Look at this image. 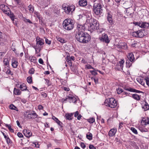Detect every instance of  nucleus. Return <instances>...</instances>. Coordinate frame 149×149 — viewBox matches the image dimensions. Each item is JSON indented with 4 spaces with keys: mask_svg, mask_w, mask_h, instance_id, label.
Returning <instances> with one entry per match:
<instances>
[{
    "mask_svg": "<svg viewBox=\"0 0 149 149\" xmlns=\"http://www.w3.org/2000/svg\"><path fill=\"white\" fill-rule=\"evenodd\" d=\"M76 39L79 42L83 43H87L90 40L89 35L82 32H77L75 35Z\"/></svg>",
    "mask_w": 149,
    "mask_h": 149,
    "instance_id": "1",
    "label": "nucleus"
},
{
    "mask_svg": "<svg viewBox=\"0 0 149 149\" xmlns=\"http://www.w3.org/2000/svg\"><path fill=\"white\" fill-rule=\"evenodd\" d=\"M74 22L70 19H68L65 20L63 24V28L66 30H70L72 29L74 27Z\"/></svg>",
    "mask_w": 149,
    "mask_h": 149,
    "instance_id": "2",
    "label": "nucleus"
},
{
    "mask_svg": "<svg viewBox=\"0 0 149 149\" xmlns=\"http://www.w3.org/2000/svg\"><path fill=\"white\" fill-rule=\"evenodd\" d=\"M102 8V6L100 3H95L93 6L94 13L96 15H100L103 12Z\"/></svg>",
    "mask_w": 149,
    "mask_h": 149,
    "instance_id": "3",
    "label": "nucleus"
},
{
    "mask_svg": "<svg viewBox=\"0 0 149 149\" xmlns=\"http://www.w3.org/2000/svg\"><path fill=\"white\" fill-rule=\"evenodd\" d=\"M105 105L111 108H115L117 106L116 101L113 98H109L105 100Z\"/></svg>",
    "mask_w": 149,
    "mask_h": 149,
    "instance_id": "4",
    "label": "nucleus"
},
{
    "mask_svg": "<svg viewBox=\"0 0 149 149\" xmlns=\"http://www.w3.org/2000/svg\"><path fill=\"white\" fill-rule=\"evenodd\" d=\"M24 115L25 117L29 119H35L37 118L38 116V115L34 111H26L24 113Z\"/></svg>",
    "mask_w": 149,
    "mask_h": 149,
    "instance_id": "5",
    "label": "nucleus"
},
{
    "mask_svg": "<svg viewBox=\"0 0 149 149\" xmlns=\"http://www.w3.org/2000/svg\"><path fill=\"white\" fill-rule=\"evenodd\" d=\"M64 8L65 12L67 14L72 13L74 10L75 8V6L73 5L68 6H65L64 7Z\"/></svg>",
    "mask_w": 149,
    "mask_h": 149,
    "instance_id": "6",
    "label": "nucleus"
},
{
    "mask_svg": "<svg viewBox=\"0 0 149 149\" xmlns=\"http://www.w3.org/2000/svg\"><path fill=\"white\" fill-rule=\"evenodd\" d=\"M99 23L98 22H95L93 24H88V26L89 29L93 30H97L99 29Z\"/></svg>",
    "mask_w": 149,
    "mask_h": 149,
    "instance_id": "7",
    "label": "nucleus"
},
{
    "mask_svg": "<svg viewBox=\"0 0 149 149\" xmlns=\"http://www.w3.org/2000/svg\"><path fill=\"white\" fill-rule=\"evenodd\" d=\"M63 101H69L70 103L74 102L76 101L75 97L72 95L67 96L65 99H63Z\"/></svg>",
    "mask_w": 149,
    "mask_h": 149,
    "instance_id": "8",
    "label": "nucleus"
},
{
    "mask_svg": "<svg viewBox=\"0 0 149 149\" xmlns=\"http://www.w3.org/2000/svg\"><path fill=\"white\" fill-rule=\"evenodd\" d=\"M0 9L4 13L7 15H8L10 11L9 10V9L8 7L4 4H1L0 6Z\"/></svg>",
    "mask_w": 149,
    "mask_h": 149,
    "instance_id": "9",
    "label": "nucleus"
},
{
    "mask_svg": "<svg viewBox=\"0 0 149 149\" xmlns=\"http://www.w3.org/2000/svg\"><path fill=\"white\" fill-rule=\"evenodd\" d=\"M99 39L101 41L104 42L106 43H108L109 42L107 35L104 33L102 34V36L100 37Z\"/></svg>",
    "mask_w": 149,
    "mask_h": 149,
    "instance_id": "10",
    "label": "nucleus"
},
{
    "mask_svg": "<svg viewBox=\"0 0 149 149\" xmlns=\"http://www.w3.org/2000/svg\"><path fill=\"white\" fill-rule=\"evenodd\" d=\"M77 31H76V33H77V32H80L81 31L84 32V31L85 27V25L84 24L81 25L80 24H78L77 25Z\"/></svg>",
    "mask_w": 149,
    "mask_h": 149,
    "instance_id": "11",
    "label": "nucleus"
},
{
    "mask_svg": "<svg viewBox=\"0 0 149 149\" xmlns=\"http://www.w3.org/2000/svg\"><path fill=\"white\" fill-rule=\"evenodd\" d=\"M36 45H40L41 46L44 44V41L43 40L40 38L39 37H37L36 39Z\"/></svg>",
    "mask_w": 149,
    "mask_h": 149,
    "instance_id": "12",
    "label": "nucleus"
},
{
    "mask_svg": "<svg viewBox=\"0 0 149 149\" xmlns=\"http://www.w3.org/2000/svg\"><path fill=\"white\" fill-rule=\"evenodd\" d=\"M12 65L13 68H16L17 66L18 63L17 61V59L15 58H13L12 59Z\"/></svg>",
    "mask_w": 149,
    "mask_h": 149,
    "instance_id": "13",
    "label": "nucleus"
},
{
    "mask_svg": "<svg viewBox=\"0 0 149 149\" xmlns=\"http://www.w3.org/2000/svg\"><path fill=\"white\" fill-rule=\"evenodd\" d=\"M23 132L24 135L27 137H29L32 135V133L29 130L24 129Z\"/></svg>",
    "mask_w": 149,
    "mask_h": 149,
    "instance_id": "14",
    "label": "nucleus"
},
{
    "mask_svg": "<svg viewBox=\"0 0 149 149\" xmlns=\"http://www.w3.org/2000/svg\"><path fill=\"white\" fill-rule=\"evenodd\" d=\"M117 132L116 129H112L109 132L108 134L109 136L111 137L114 136Z\"/></svg>",
    "mask_w": 149,
    "mask_h": 149,
    "instance_id": "15",
    "label": "nucleus"
},
{
    "mask_svg": "<svg viewBox=\"0 0 149 149\" xmlns=\"http://www.w3.org/2000/svg\"><path fill=\"white\" fill-rule=\"evenodd\" d=\"M127 57L130 62H132L134 60V55L132 53H129L127 55Z\"/></svg>",
    "mask_w": 149,
    "mask_h": 149,
    "instance_id": "16",
    "label": "nucleus"
},
{
    "mask_svg": "<svg viewBox=\"0 0 149 149\" xmlns=\"http://www.w3.org/2000/svg\"><path fill=\"white\" fill-rule=\"evenodd\" d=\"M124 89L128 91H129L132 92H134L138 93H140L139 91L137 90L130 87H125Z\"/></svg>",
    "mask_w": 149,
    "mask_h": 149,
    "instance_id": "17",
    "label": "nucleus"
},
{
    "mask_svg": "<svg viewBox=\"0 0 149 149\" xmlns=\"http://www.w3.org/2000/svg\"><path fill=\"white\" fill-rule=\"evenodd\" d=\"M107 18L109 22L111 25L113 24V21L112 18V15L108 13L107 14Z\"/></svg>",
    "mask_w": 149,
    "mask_h": 149,
    "instance_id": "18",
    "label": "nucleus"
},
{
    "mask_svg": "<svg viewBox=\"0 0 149 149\" xmlns=\"http://www.w3.org/2000/svg\"><path fill=\"white\" fill-rule=\"evenodd\" d=\"M79 4L81 6H84L87 4L86 0H80L79 1Z\"/></svg>",
    "mask_w": 149,
    "mask_h": 149,
    "instance_id": "19",
    "label": "nucleus"
},
{
    "mask_svg": "<svg viewBox=\"0 0 149 149\" xmlns=\"http://www.w3.org/2000/svg\"><path fill=\"white\" fill-rule=\"evenodd\" d=\"M149 26V24L148 23L143 22L140 26V27L143 28H147Z\"/></svg>",
    "mask_w": 149,
    "mask_h": 149,
    "instance_id": "20",
    "label": "nucleus"
},
{
    "mask_svg": "<svg viewBox=\"0 0 149 149\" xmlns=\"http://www.w3.org/2000/svg\"><path fill=\"white\" fill-rule=\"evenodd\" d=\"M147 33L146 32L144 29H140V38H142L144 36L147 35Z\"/></svg>",
    "mask_w": 149,
    "mask_h": 149,
    "instance_id": "21",
    "label": "nucleus"
},
{
    "mask_svg": "<svg viewBox=\"0 0 149 149\" xmlns=\"http://www.w3.org/2000/svg\"><path fill=\"white\" fill-rule=\"evenodd\" d=\"M19 88L22 91H24L26 90L29 91L27 89V87L25 84L23 83L20 85Z\"/></svg>",
    "mask_w": 149,
    "mask_h": 149,
    "instance_id": "22",
    "label": "nucleus"
},
{
    "mask_svg": "<svg viewBox=\"0 0 149 149\" xmlns=\"http://www.w3.org/2000/svg\"><path fill=\"white\" fill-rule=\"evenodd\" d=\"M14 94L16 95H20L21 94V91L19 89L15 88L13 91Z\"/></svg>",
    "mask_w": 149,
    "mask_h": 149,
    "instance_id": "23",
    "label": "nucleus"
},
{
    "mask_svg": "<svg viewBox=\"0 0 149 149\" xmlns=\"http://www.w3.org/2000/svg\"><path fill=\"white\" fill-rule=\"evenodd\" d=\"M73 115V113H68L65 114V117L66 119L69 120H70L72 119V117Z\"/></svg>",
    "mask_w": 149,
    "mask_h": 149,
    "instance_id": "24",
    "label": "nucleus"
},
{
    "mask_svg": "<svg viewBox=\"0 0 149 149\" xmlns=\"http://www.w3.org/2000/svg\"><path fill=\"white\" fill-rule=\"evenodd\" d=\"M144 105V106H141V107L144 111H147L149 109V105L147 103Z\"/></svg>",
    "mask_w": 149,
    "mask_h": 149,
    "instance_id": "25",
    "label": "nucleus"
},
{
    "mask_svg": "<svg viewBox=\"0 0 149 149\" xmlns=\"http://www.w3.org/2000/svg\"><path fill=\"white\" fill-rule=\"evenodd\" d=\"M148 118H143L141 120V125L143 126L146 125L147 124Z\"/></svg>",
    "mask_w": 149,
    "mask_h": 149,
    "instance_id": "26",
    "label": "nucleus"
},
{
    "mask_svg": "<svg viewBox=\"0 0 149 149\" xmlns=\"http://www.w3.org/2000/svg\"><path fill=\"white\" fill-rule=\"evenodd\" d=\"M140 33V31H135L134 32H133L132 33V35L136 37H139V33Z\"/></svg>",
    "mask_w": 149,
    "mask_h": 149,
    "instance_id": "27",
    "label": "nucleus"
},
{
    "mask_svg": "<svg viewBox=\"0 0 149 149\" xmlns=\"http://www.w3.org/2000/svg\"><path fill=\"white\" fill-rule=\"evenodd\" d=\"M140 11H141V15H143V16L144 15L146 16V14L148 13V11L146 9H141V10H140Z\"/></svg>",
    "mask_w": 149,
    "mask_h": 149,
    "instance_id": "28",
    "label": "nucleus"
},
{
    "mask_svg": "<svg viewBox=\"0 0 149 149\" xmlns=\"http://www.w3.org/2000/svg\"><path fill=\"white\" fill-rule=\"evenodd\" d=\"M146 83V78L145 79H140V84L145 86V83Z\"/></svg>",
    "mask_w": 149,
    "mask_h": 149,
    "instance_id": "29",
    "label": "nucleus"
},
{
    "mask_svg": "<svg viewBox=\"0 0 149 149\" xmlns=\"http://www.w3.org/2000/svg\"><path fill=\"white\" fill-rule=\"evenodd\" d=\"M7 15L10 17L12 21H14L15 16L13 13H12L10 12L9 13V14Z\"/></svg>",
    "mask_w": 149,
    "mask_h": 149,
    "instance_id": "30",
    "label": "nucleus"
},
{
    "mask_svg": "<svg viewBox=\"0 0 149 149\" xmlns=\"http://www.w3.org/2000/svg\"><path fill=\"white\" fill-rule=\"evenodd\" d=\"M132 97L136 100H140V96L136 94H134L132 95Z\"/></svg>",
    "mask_w": 149,
    "mask_h": 149,
    "instance_id": "31",
    "label": "nucleus"
},
{
    "mask_svg": "<svg viewBox=\"0 0 149 149\" xmlns=\"http://www.w3.org/2000/svg\"><path fill=\"white\" fill-rule=\"evenodd\" d=\"M94 70H90V72L91 73L92 75L95 76L97 74V70H95L94 68L93 69Z\"/></svg>",
    "mask_w": 149,
    "mask_h": 149,
    "instance_id": "32",
    "label": "nucleus"
},
{
    "mask_svg": "<svg viewBox=\"0 0 149 149\" xmlns=\"http://www.w3.org/2000/svg\"><path fill=\"white\" fill-rule=\"evenodd\" d=\"M121 46H122V49H126L127 48V45L125 43H121Z\"/></svg>",
    "mask_w": 149,
    "mask_h": 149,
    "instance_id": "33",
    "label": "nucleus"
},
{
    "mask_svg": "<svg viewBox=\"0 0 149 149\" xmlns=\"http://www.w3.org/2000/svg\"><path fill=\"white\" fill-rule=\"evenodd\" d=\"M30 13H32L33 12L34 8L32 6L30 5L28 7Z\"/></svg>",
    "mask_w": 149,
    "mask_h": 149,
    "instance_id": "34",
    "label": "nucleus"
},
{
    "mask_svg": "<svg viewBox=\"0 0 149 149\" xmlns=\"http://www.w3.org/2000/svg\"><path fill=\"white\" fill-rule=\"evenodd\" d=\"M95 22H98L96 19H91L89 21V23L88 24H93Z\"/></svg>",
    "mask_w": 149,
    "mask_h": 149,
    "instance_id": "35",
    "label": "nucleus"
},
{
    "mask_svg": "<svg viewBox=\"0 0 149 149\" xmlns=\"http://www.w3.org/2000/svg\"><path fill=\"white\" fill-rule=\"evenodd\" d=\"M66 61L68 62V64L70 66H71L72 63L70 59V58L69 57H67Z\"/></svg>",
    "mask_w": 149,
    "mask_h": 149,
    "instance_id": "36",
    "label": "nucleus"
},
{
    "mask_svg": "<svg viewBox=\"0 0 149 149\" xmlns=\"http://www.w3.org/2000/svg\"><path fill=\"white\" fill-rule=\"evenodd\" d=\"M88 134H87L86 137L89 140H91L92 139V134L88 132Z\"/></svg>",
    "mask_w": 149,
    "mask_h": 149,
    "instance_id": "37",
    "label": "nucleus"
},
{
    "mask_svg": "<svg viewBox=\"0 0 149 149\" xmlns=\"http://www.w3.org/2000/svg\"><path fill=\"white\" fill-rule=\"evenodd\" d=\"M124 63V61L123 60H122L120 61L119 62L118 64L120 65L121 68H123Z\"/></svg>",
    "mask_w": 149,
    "mask_h": 149,
    "instance_id": "38",
    "label": "nucleus"
},
{
    "mask_svg": "<svg viewBox=\"0 0 149 149\" xmlns=\"http://www.w3.org/2000/svg\"><path fill=\"white\" fill-rule=\"evenodd\" d=\"M57 40L61 43H63L65 42V40L63 38L59 37H56Z\"/></svg>",
    "mask_w": 149,
    "mask_h": 149,
    "instance_id": "39",
    "label": "nucleus"
},
{
    "mask_svg": "<svg viewBox=\"0 0 149 149\" xmlns=\"http://www.w3.org/2000/svg\"><path fill=\"white\" fill-rule=\"evenodd\" d=\"M3 62L4 64L5 65H9V61L8 60V59L7 58H5L3 60Z\"/></svg>",
    "mask_w": 149,
    "mask_h": 149,
    "instance_id": "40",
    "label": "nucleus"
},
{
    "mask_svg": "<svg viewBox=\"0 0 149 149\" xmlns=\"http://www.w3.org/2000/svg\"><path fill=\"white\" fill-rule=\"evenodd\" d=\"M27 81L28 83L30 84L32 82V77L30 76L28 77L27 78Z\"/></svg>",
    "mask_w": 149,
    "mask_h": 149,
    "instance_id": "41",
    "label": "nucleus"
},
{
    "mask_svg": "<svg viewBox=\"0 0 149 149\" xmlns=\"http://www.w3.org/2000/svg\"><path fill=\"white\" fill-rule=\"evenodd\" d=\"M6 126L7 127L8 129L11 132H14V130L11 128L10 125H7Z\"/></svg>",
    "mask_w": 149,
    "mask_h": 149,
    "instance_id": "42",
    "label": "nucleus"
},
{
    "mask_svg": "<svg viewBox=\"0 0 149 149\" xmlns=\"http://www.w3.org/2000/svg\"><path fill=\"white\" fill-rule=\"evenodd\" d=\"M116 90L117 93L118 94H120L123 92V89L120 88H118Z\"/></svg>",
    "mask_w": 149,
    "mask_h": 149,
    "instance_id": "43",
    "label": "nucleus"
},
{
    "mask_svg": "<svg viewBox=\"0 0 149 149\" xmlns=\"http://www.w3.org/2000/svg\"><path fill=\"white\" fill-rule=\"evenodd\" d=\"M88 121L90 123H93L95 121V119L93 118H91L88 119Z\"/></svg>",
    "mask_w": 149,
    "mask_h": 149,
    "instance_id": "44",
    "label": "nucleus"
},
{
    "mask_svg": "<svg viewBox=\"0 0 149 149\" xmlns=\"http://www.w3.org/2000/svg\"><path fill=\"white\" fill-rule=\"evenodd\" d=\"M126 65L127 67L129 68L132 65V63L128 60L126 62Z\"/></svg>",
    "mask_w": 149,
    "mask_h": 149,
    "instance_id": "45",
    "label": "nucleus"
},
{
    "mask_svg": "<svg viewBox=\"0 0 149 149\" xmlns=\"http://www.w3.org/2000/svg\"><path fill=\"white\" fill-rule=\"evenodd\" d=\"M46 83H47V85L48 86H50L52 85L51 82L49 81V80L47 79H45Z\"/></svg>",
    "mask_w": 149,
    "mask_h": 149,
    "instance_id": "46",
    "label": "nucleus"
},
{
    "mask_svg": "<svg viewBox=\"0 0 149 149\" xmlns=\"http://www.w3.org/2000/svg\"><path fill=\"white\" fill-rule=\"evenodd\" d=\"M36 58L33 56H32L30 58V60L31 62L35 63L36 61Z\"/></svg>",
    "mask_w": 149,
    "mask_h": 149,
    "instance_id": "47",
    "label": "nucleus"
},
{
    "mask_svg": "<svg viewBox=\"0 0 149 149\" xmlns=\"http://www.w3.org/2000/svg\"><path fill=\"white\" fill-rule=\"evenodd\" d=\"M124 123H123L121 122L120 123L119 125L118 129H121L123 127L124 124Z\"/></svg>",
    "mask_w": 149,
    "mask_h": 149,
    "instance_id": "48",
    "label": "nucleus"
},
{
    "mask_svg": "<svg viewBox=\"0 0 149 149\" xmlns=\"http://www.w3.org/2000/svg\"><path fill=\"white\" fill-rule=\"evenodd\" d=\"M10 108L11 109H14L15 110H17L16 109H17L16 107L14 106L13 104H11L10 106Z\"/></svg>",
    "mask_w": 149,
    "mask_h": 149,
    "instance_id": "49",
    "label": "nucleus"
},
{
    "mask_svg": "<svg viewBox=\"0 0 149 149\" xmlns=\"http://www.w3.org/2000/svg\"><path fill=\"white\" fill-rule=\"evenodd\" d=\"M131 130L132 132L135 134H137V130L134 127H132L131 128Z\"/></svg>",
    "mask_w": 149,
    "mask_h": 149,
    "instance_id": "50",
    "label": "nucleus"
},
{
    "mask_svg": "<svg viewBox=\"0 0 149 149\" xmlns=\"http://www.w3.org/2000/svg\"><path fill=\"white\" fill-rule=\"evenodd\" d=\"M24 20L26 22H29L30 24H32V22L29 19H27L26 18H24Z\"/></svg>",
    "mask_w": 149,
    "mask_h": 149,
    "instance_id": "51",
    "label": "nucleus"
},
{
    "mask_svg": "<svg viewBox=\"0 0 149 149\" xmlns=\"http://www.w3.org/2000/svg\"><path fill=\"white\" fill-rule=\"evenodd\" d=\"M86 68L88 69H94V68H93L89 64L86 65Z\"/></svg>",
    "mask_w": 149,
    "mask_h": 149,
    "instance_id": "52",
    "label": "nucleus"
},
{
    "mask_svg": "<svg viewBox=\"0 0 149 149\" xmlns=\"http://www.w3.org/2000/svg\"><path fill=\"white\" fill-rule=\"evenodd\" d=\"M45 42L46 44H47L48 45H50L51 44V41L49 40L47 38H46L45 39Z\"/></svg>",
    "mask_w": 149,
    "mask_h": 149,
    "instance_id": "53",
    "label": "nucleus"
},
{
    "mask_svg": "<svg viewBox=\"0 0 149 149\" xmlns=\"http://www.w3.org/2000/svg\"><path fill=\"white\" fill-rule=\"evenodd\" d=\"M34 70L33 68H31L29 71V73L31 74H33L34 73Z\"/></svg>",
    "mask_w": 149,
    "mask_h": 149,
    "instance_id": "54",
    "label": "nucleus"
},
{
    "mask_svg": "<svg viewBox=\"0 0 149 149\" xmlns=\"http://www.w3.org/2000/svg\"><path fill=\"white\" fill-rule=\"evenodd\" d=\"M143 100V101H141L140 102V103L141 104V106H144V105L147 103L144 100H143Z\"/></svg>",
    "mask_w": 149,
    "mask_h": 149,
    "instance_id": "55",
    "label": "nucleus"
},
{
    "mask_svg": "<svg viewBox=\"0 0 149 149\" xmlns=\"http://www.w3.org/2000/svg\"><path fill=\"white\" fill-rule=\"evenodd\" d=\"M52 118L54 121L56 122V123H57V122L59 121L58 119L54 116H53Z\"/></svg>",
    "mask_w": 149,
    "mask_h": 149,
    "instance_id": "56",
    "label": "nucleus"
},
{
    "mask_svg": "<svg viewBox=\"0 0 149 149\" xmlns=\"http://www.w3.org/2000/svg\"><path fill=\"white\" fill-rule=\"evenodd\" d=\"M6 140V142L8 144H9L10 143V140L8 137L6 139H5Z\"/></svg>",
    "mask_w": 149,
    "mask_h": 149,
    "instance_id": "57",
    "label": "nucleus"
},
{
    "mask_svg": "<svg viewBox=\"0 0 149 149\" xmlns=\"http://www.w3.org/2000/svg\"><path fill=\"white\" fill-rule=\"evenodd\" d=\"M126 13H127V16H131V14H132L131 13H130L129 12V11L128 9H127L126 10Z\"/></svg>",
    "mask_w": 149,
    "mask_h": 149,
    "instance_id": "58",
    "label": "nucleus"
},
{
    "mask_svg": "<svg viewBox=\"0 0 149 149\" xmlns=\"http://www.w3.org/2000/svg\"><path fill=\"white\" fill-rule=\"evenodd\" d=\"M146 84L149 87V78H146Z\"/></svg>",
    "mask_w": 149,
    "mask_h": 149,
    "instance_id": "59",
    "label": "nucleus"
},
{
    "mask_svg": "<svg viewBox=\"0 0 149 149\" xmlns=\"http://www.w3.org/2000/svg\"><path fill=\"white\" fill-rule=\"evenodd\" d=\"M89 147L90 149H96V148L92 145H90Z\"/></svg>",
    "mask_w": 149,
    "mask_h": 149,
    "instance_id": "60",
    "label": "nucleus"
},
{
    "mask_svg": "<svg viewBox=\"0 0 149 149\" xmlns=\"http://www.w3.org/2000/svg\"><path fill=\"white\" fill-rule=\"evenodd\" d=\"M80 146L83 148H84L86 147V146L83 143H80Z\"/></svg>",
    "mask_w": 149,
    "mask_h": 149,
    "instance_id": "61",
    "label": "nucleus"
},
{
    "mask_svg": "<svg viewBox=\"0 0 149 149\" xmlns=\"http://www.w3.org/2000/svg\"><path fill=\"white\" fill-rule=\"evenodd\" d=\"M38 108L40 110L42 109H43V107L41 105H39L38 106Z\"/></svg>",
    "mask_w": 149,
    "mask_h": 149,
    "instance_id": "62",
    "label": "nucleus"
},
{
    "mask_svg": "<svg viewBox=\"0 0 149 149\" xmlns=\"http://www.w3.org/2000/svg\"><path fill=\"white\" fill-rule=\"evenodd\" d=\"M17 135L20 138L22 137H23V135L20 132H18L17 133Z\"/></svg>",
    "mask_w": 149,
    "mask_h": 149,
    "instance_id": "63",
    "label": "nucleus"
},
{
    "mask_svg": "<svg viewBox=\"0 0 149 149\" xmlns=\"http://www.w3.org/2000/svg\"><path fill=\"white\" fill-rule=\"evenodd\" d=\"M38 61L39 63L42 64H43L44 63L42 59L41 58L39 59Z\"/></svg>",
    "mask_w": 149,
    "mask_h": 149,
    "instance_id": "64",
    "label": "nucleus"
}]
</instances>
